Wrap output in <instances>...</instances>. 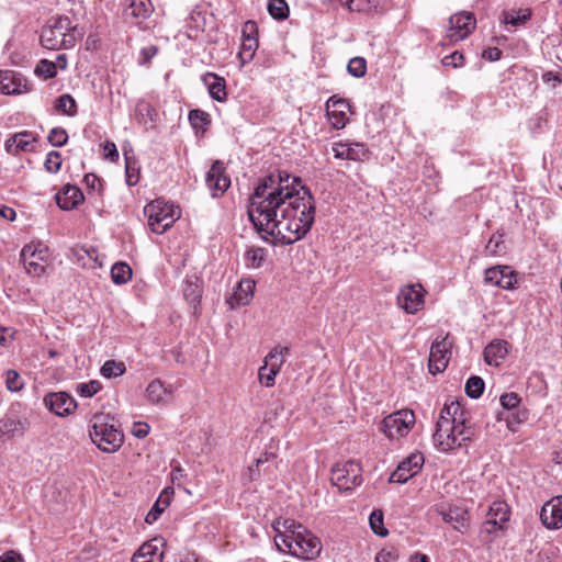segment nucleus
<instances>
[{"label":"nucleus","instance_id":"18","mask_svg":"<svg viewBox=\"0 0 562 562\" xmlns=\"http://www.w3.org/2000/svg\"><path fill=\"white\" fill-rule=\"evenodd\" d=\"M0 91L3 94H21L30 91L27 79L14 70H0Z\"/></svg>","mask_w":562,"mask_h":562},{"label":"nucleus","instance_id":"21","mask_svg":"<svg viewBox=\"0 0 562 562\" xmlns=\"http://www.w3.org/2000/svg\"><path fill=\"white\" fill-rule=\"evenodd\" d=\"M540 519L549 529L562 527V496H555L542 506Z\"/></svg>","mask_w":562,"mask_h":562},{"label":"nucleus","instance_id":"30","mask_svg":"<svg viewBox=\"0 0 562 562\" xmlns=\"http://www.w3.org/2000/svg\"><path fill=\"white\" fill-rule=\"evenodd\" d=\"M508 353V342L496 339L491 341L484 349V360L490 366H498Z\"/></svg>","mask_w":562,"mask_h":562},{"label":"nucleus","instance_id":"24","mask_svg":"<svg viewBox=\"0 0 562 562\" xmlns=\"http://www.w3.org/2000/svg\"><path fill=\"white\" fill-rule=\"evenodd\" d=\"M255 281L245 279L238 282L232 295L226 299V303L232 310L248 305L254 296Z\"/></svg>","mask_w":562,"mask_h":562},{"label":"nucleus","instance_id":"11","mask_svg":"<svg viewBox=\"0 0 562 562\" xmlns=\"http://www.w3.org/2000/svg\"><path fill=\"white\" fill-rule=\"evenodd\" d=\"M476 21L472 13L460 12L450 16L447 38L457 43L467 38L475 29Z\"/></svg>","mask_w":562,"mask_h":562},{"label":"nucleus","instance_id":"43","mask_svg":"<svg viewBox=\"0 0 562 562\" xmlns=\"http://www.w3.org/2000/svg\"><path fill=\"white\" fill-rule=\"evenodd\" d=\"M369 524H370V527L372 529V531L380 536V537H385L387 536L389 531L387 529L383 526V513L382 510H373L369 517Z\"/></svg>","mask_w":562,"mask_h":562},{"label":"nucleus","instance_id":"12","mask_svg":"<svg viewBox=\"0 0 562 562\" xmlns=\"http://www.w3.org/2000/svg\"><path fill=\"white\" fill-rule=\"evenodd\" d=\"M451 347L452 342L448 335L441 339L437 338L432 342L428 360V368L431 374L440 373L447 368L451 358Z\"/></svg>","mask_w":562,"mask_h":562},{"label":"nucleus","instance_id":"2","mask_svg":"<svg viewBox=\"0 0 562 562\" xmlns=\"http://www.w3.org/2000/svg\"><path fill=\"white\" fill-rule=\"evenodd\" d=\"M91 441L103 452L114 453L124 442V435L116 419L109 413H95L89 425Z\"/></svg>","mask_w":562,"mask_h":562},{"label":"nucleus","instance_id":"37","mask_svg":"<svg viewBox=\"0 0 562 562\" xmlns=\"http://www.w3.org/2000/svg\"><path fill=\"white\" fill-rule=\"evenodd\" d=\"M55 108L58 112L68 116H74L77 113L76 100L70 94H63L56 99Z\"/></svg>","mask_w":562,"mask_h":562},{"label":"nucleus","instance_id":"54","mask_svg":"<svg viewBox=\"0 0 562 562\" xmlns=\"http://www.w3.org/2000/svg\"><path fill=\"white\" fill-rule=\"evenodd\" d=\"M5 384L10 391L14 392V391L21 390L22 382H21L19 373L14 370H9L7 372Z\"/></svg>","mask_w":562,"mask_h":562},{"label":"nucleus","instance_id":"5","mask_svg":"<svg viewBox=\"0 0 562 562\" xmlns=\"http://www.w3.org/2000/svg\"><path fill=\"white\" fill-rule=\"evenodd\" d=\"M144 214L150 231L162 234L180 217V210L171 203L157 199L145 205Z\"/></svg>","mask_w":562,"mask_h":562},{"label":"nucleus","instance_id":"26","mask_svg":"<svg viewBox=\"0 0 562 562\" xmlns=\"http://www.w3.org/2000/svg\"><path fill=\"white\" fill-rule=\"evenodd\" d=\"M438 514L445 522L450 524L453 529L460 532H464L469 528V514L461 507H450L448 510H441Z\"/></svg>","mask_w":562,"mask_h":562},{"label":"nucleus","instance_id":"53","mask_svg":"<svg viewBox=\"0 0 562 562\" xmlns=\"http://www.w3.org/2000/svg\"><path fill=\"white\" fill-rule=\"evenodd\" d=\"M502 406L507 409L516 408L520 403V397L516 393H506L503 394L499 398Z\"/></svg>","mask_w":562,"mask_h":562},{"label":"nucleus","instance_id":"61","mask_svg":"<svg viewBox=\"0 0 562 562\" xmlns=\"http://www.w3.org/2000/svg\"><path fill=\"white\" fill-rule=\"evenodd\" d=\"M104 153L105 157L109 158L111 161H115L119 159V151L116 149V146L112 142H106L104 144Z\"/></svg>","mask_w":562,"mask_h":562},{"label":"nucleus","instance_id":"6","mask_svg":"<svg viewBox=\"0 0 562 562\" xmlns=\"http://www.w3.org/2000/svg\"><path fill=\"white\" fill-rule=\"evenodd\" d=\"M20 260L30 276L41 277L49 262V249L42 241H32L22 248Z\"/></svg>","mask_w":562,"mask_h":562},{"label":"nucleus","instance_id":"14","mask_svg":"<svg viewBox=\"0 0 562 562\" xmlns=\"http://www.w3.org/2000/svg\"><path fill=\"white\" fill-rule=\"evenodd\" d=\"M44 404L49 412L60 417L71 415L77 408L76 400L64 391L46 394Z\"/></svg>","mask_w":562,"mask_h":562},{"label":"nucleus","instance_id":"47","mask_svg":"<svg viewBox=\"0 0 562 562\" xmlns=\"http://www.w3.org/2000/svg\"><path fill=\"white\" fill-rule=\"evenodd\" d=\"M34 71L44 79H50L57 75L56 65H54V61L47 59L40 60Z\"/></svg>","mask_w":562,"mask_h":562},{"label":"nucleus","instance_id":"25","mask_svg":"<svg viewBox=\"0 0 562 562\" xmlns=\"http://www.w3.org/2000/svg\"><path fill=\"white\" fill-rule=\"evenodd\" d=\"M159 544L162 546V539L155 538L140 546L133 555V562H162L164 552L159 551Z\"/></svg>","mask_w":562,"mask_h":562},{"label":"nucleus","instance_id":"38","mask_svg":"<svg viewBox=\"0 0 562 562\" xmlns=\"http://www.w3.org/2000/svg\"><path fill=\"white\" fill-rule=\"evenodd\" d=\"M183 295L184 299L188 301L189 304L195 305L200 302L201 295H202V289L198 282V279L193 280H187L184 288H183Z\"/></svg>","mask_w":562,"mask_h":562},{"label":"nucleus","instance_id":"33","mask_svg":"<svg viewBox=\"0 0 562 562\" xmlns=\"http://www.w3.org/2000/svg\"><path fill=\"white\" fill-rule=\"evenodd\" d=\"M167 395V389L159 379L153 380L146 387V397L154 404L161 403Z\"/></svg>","mask_w":562,"mask_h":562},{"label":"nucleus","instance_id":"9","mask_svg":"<svg viewBox=\"0 0 562 562\" xmlns=\"http://www.w3.org/2000/svg\"><path fill=\"white\" fill-rule=\"evenodd\" d=\"M331 483L339 490L350 491L362 483L361 465L350 460L345 463H337L331 469Z\"/></svg>","mask_w":562,"mask_h":562},{"label":"nucleus","instance_id":"45","mask_svg":"<svg viewBox=\"0 0 562 562\" xmlns=\"http://www.w3.org/2000/svg\"><path fill=\"white\" fill-rule=\"evenodd\" d=\"M189 121L193 128L203 130L210 124V115L202 110H191L189 112Z\"/></svg>","mask_w":562,"mask_h":562},{"label":"nucleus","instance_id":"41","mask_svg":"<svg viewBox=\"0 0 562 562\" xmlns=\"http://www.w3.org/2000/svg\"><path fill=\"white\" fill-rule=\"evenodd\" d=\"M464 391L467 395L471 398L480 397L484 391L483 379L477 375L471 376L465 383Z\"/></svg>","mask_w":562,"mask_h":562},{"label":"nucleus","instance_id":"46","mask_svg":"<svg viewBox=\"0 0 562 562\" xmlns=\"http://www.w3.org/2000/svg\"><path fill=\"white\" fill-rule=\"evenodd\" d=\"M348 72L356 77L361 78L367 72V61L362 57H353L349 60L347 65Z\"/></svg>","mask_w":562,"mask_h":562},{"label":"nucleus","instance_id":"52","mask_svg":"<svg viewBox=\"0 0 562 562\" xmlns=\"http://www.w3.org/2000/svg\"><path fill=\"white\" fill-rule=\"evenodd\" d=\"M125 172H126V183L130 187L137 184V182L139 180L138 169L135 167V162H132L128 158H126Z\"/></svg>","mask_w":562,"mask_h":562},{"label":"nucleus","instance_id":"39","mask_svg":"<svg viewBox=\"0 0 562 562\" xmlns=\"http://www.w3.org/2000/svg\"><path fill=\"white\" fill-rule=\"evenodd\" d=\"M290 353V348L286 346H277L270 350L266 356L263 363L277 364L280 363V368L283 366L286 356Z\"/></svg>","mask_w":562,"mask_h":562},{"label":"nucleus","instance_id":"55","mask_svg":"<svg viewBox=\"0 0 562 562\" xmlns=\"http://www.w3.org/2000/svg\"><path fill=\"white\" fill-rule=\"evenodd\" d=\"M443 66H450L453 68H458L463 66L464 57L460 52H453L452 54L445 56L441 60Z\"/></svg>","mask_w":562,"mask_h":562},{"label":"nucleus","instance_id":"3","mask_svg":"<svg viewBox=\"0 0 562 562\" xmlns=\"http://www.w3.org/2000/svg\"><path fill=\"white\" fill-rule=\"evenodd\" d=\"M81 34L68 16L52 18L43 27L41 44L47 49L72 48Z\"/></svg>","mask_w":562,"mask_h":562},{"label":"nucleus","instance_id":"23","mask_svg":"<svg viewBox=\"0 0 562 562\" xmlns=\"http://www.w3.org/2000/svg\"><path fill=\"white\" fill-rule=\"evenodd\" d=\"M485 282L492 285L510 290L517 282L514 271L507 266H497L485 271Z\"/></svg>","mask_w":562,"mask_h":562},{"label":"nucleus","instance_id":"63","mask_svg":"<svg viewBox=\"0 0 562 562\" xmlns=\"http://www.w3.org/2000/svg\"><path fill=\"white\" fill-rule=\"evenodd\" d=\"M0 562H22V557L20 553L9 550L0 555Z\"/></svg>","mask_w":562,"mask_h":562},{"label":"nucleus","instance_id":"32","mask_svg":"<svg viewBox=\"0 0 562 562\" xmlns=\"http://www.w3.org/2000/svg\"><path fill=\"white\" fill-rule=\"evenodd\" d=\"M280 372V363L267 364L263 363L258 370L259 382L266 387H271L276 383V376Z\"/></svg>","mask_w":562,"mask_h":562},{"label":"nucleus","instance_id":"62","mask_svg":"<svg viewBox=\"0 0 562 562\" xmlns=\"http://www.w3.org/2000/svg\"><path fill=\"white\" fill-rule=\"evenodd\" d=\"M158 52L157 46L149 45L140 49V56L143 57V63H148L154 56H156Z\"/></svg>","mask_w":562,"mask_h":562},{"label":"nucleus","instance_id":"36","mask_svg":"<svg viewBox=\"0 0 562 562\" xmlns=\"http://www.w3.org/2000/svg\"><path fill=\"white\" fill-rule=\"evenodd\" d=\"M25 430L24 424L21 420L11 418L0 420V434L7 437L21 435Z\"/></svg>","mask_w":562,"mask_h":562},{"label":"nucleus","instance_id":"10","mask_svg":"<svg viewBox=\"0 0 562 562\" xmlns=\"http://www.w3.org/2000/svg\"><path fill=\"white\" fill-rule=\"evenodd\" d=\"M426 291L420 283L403 285L397 294V304L407 314H415L425 304Z\"/></svg>","mask_w":562,"mask_h":562},{"label":"nucleus","instance_id":"31","mask_svg":"<svg viewBox=\"0 0 562 562\" xmlns=\"http://www.w3.org/2000/svg\"><path fill=\"white\" fill-rule=\"evenodd\" d=\"M153 12L150 0H131L127 9L125 10L126 16H132L137 21L147 19Z\"/></svg>","mask_w":562,"mask_h":562},{"label":"nucleus","instance_id":"16","mask_svg":"<svg viewBox=\"0 0 562 562\" xmlns=\"http://www.w3.org/2000/svg\"><path fill=\"white\" fill-rule=\"evenodd\" d=\"M424 464V456L420 452H413L401 461L390 476L392 483H406L415 476Z\"/></svg>","mask_w":562,"mask_h":562},{"label":"nucleus","instance_id":"58","mask_svg":"<svg viewBox=\"0 0 562 562\" xmlns=\"http://www.w3.org/2000/svg\"><path fill=\"white\" fill-rule=\"evenodd\" d=\"M165 509L166 508L161 507V505H158V503L155 502L153 508L147 513L145 521L149 525L154 524Z\"/></svg>","mask_w":562,"mask_h":562},{"label":"nucleus","instance_id":"28","mask_svg":"<svg viewBox=\"0 0 562 562\" xmlns=\"http://www.w3.org/2000/svg\"><path fill=\"white\" fill-rule=\"evenodd\" d=\"M437 422H448L449 424L468 423L467 414L461 404L456 400H448L440 411Z\"/></svg>","mask_w":562,"mask_h":562},{"label":"nucleus","instance_id":"20","mask_svg":"<svg viewBox=\"0 0 562 562\" xmlns=\"http://www.w3.org/2000/svg\"><path fill=\"white\" fill-rule=\"evenodd\" d=\"M272 528L277 532L274 543L280 551L285 547V544L292 543L291 541L294 539V532L301 531L300 529H303L304 526L293 519L286 518L273 521Z\"/></svg>","mask_w":562,"mask_h":562},{"label":"nucleus","instance_id":"8","mask_svg":"<svg viewBox=\"0 0 562 562\" xmlns=\"http://www.w3.org/2000/svg\"><path fill=\"white\" fill-rule=\"evenodd\" d=\"M415 422L413 411L407 408L400 409L384 417L382 420V431L391 440L401 439L408 435Z\"/></svg>","mask_w":562,"mask_h":562},{"label":"nucleus","instance_id":"15","mask_svg":"<svg viewBox=\"0 0 562 562\" xmlns=\"http://www.w3.org/2000/svg\"><path fill=\"white\" fill-rule=\"evenodd\" d=\"M325 108L327 119L334 128L341 130L347 125L350 112L348 100L333 95L327 100Z\"/></svg>","mask_w":562,"mask_h":562},{"label":"nucleus","instance_id":"60","mask_svg":"<svg viewBox=\"0 0 562 562\" xmlns=\"http://www.w3.org/2000/svg\"><path fill=\"white\" fill-rule=\"evenodd\" d=\"M483 58L490 61H496L502 57V50L497 47H488L482 54Z\"/></svg>","mask_w":562,"mask_h":562},{"label":"nucleus","instance_id":"56","mask_svg":"<svg viewBox=\"0 0 562 562\" xmlns=\"http://www.w3.org/2000/svg\"><path fill=\"white\" fill-rule=\"evenodd\" d=\"M173 494V487L167 486L162 490L156 503H158V505H161V507L167 508L171 503Z\"/></svg>","mask_w":562,"mask_h":562},{"label":"nucleus","instance_id":"17","mask_svg":"<svg viewBox=\"0 0 562 562\" xmlns=\"http://www.w3.org/2000/svg\"><path fill=\"white\" fill-rule=\"evenodd\" d=\"M205 182L214 198L222 195L229 188L231 179L225 173L223 162L218 160L213 162L206 173Z\"/></svg>","mask_w":562,"mask_h":562},{"label":"nucleus","instance_id":"22","mask_svg":"<svg viewBox=\"0 0 562 562\" xmlns=\"http://www.w3.org/2000/svg\"><path fill=\"white\" fill-rule=\"evenodd\" d=\"M336 158L362 161L368 158L369 150L362 143L338 142L333 145Z\"/></svg>","mask_w":562,"mask_h":562},{"label":"nucleus","instance_id":"1","mask_svg":"<svg viewBox=\"0 0 562 562\" xmlns=\"http://www.w3.org/2000/svg\"><path fill=\"white\" fill-rule=\"evenodd\" d=\"M247 214L265 240L292 245L310 232L315 201L300 178L286 172L271 173L259 181L249 196Z\"/></svg>","mask_w":562,"mask_h":562},{"label":"nucleus","instance_id":"19","mask_svg":"<svg viewBox=\"0 0 562 562\" xmlns=\"http://www.w3.org/2000/svg\"><path fill=\"white\" fill-rule=\"evenodd\" d=\"M509 516V507L505 502H493L490 506L487 519L484 522L482 531L492 533L498 529H503V525L508 521Z\"/></svg>","mask_w":562,"mask_h":562},{"label":"nucleus","instance_id":"7","mask_svg":"<svg viewBox=\"0 0 562 562\" xmlns=\"http://www.w3.org/2000/svg\"><path fill=\"white\" fill-rule=\"evenodd\" d=\"M294 532L292 543L285 544L280 551L300 559L312 560L319 555L322 550L321 540L305 527Z\"/></svg>","mask_w":562,"mask_h":562},{"label":"nucleus","instance_id":"42","mask_svg":"<svg viewBox=\"0 0 562 562\" xmlns=\"http://www.w3.org/2000/svg\"><path fill=\"white\" fill-rule=\"evenodd\" d=\"M268 12L278 20H283L289 15V7L285 0H269Z\"/></svg>","mask_w":562,"mask_h":562},{"label":"nucleus","instance_id":"29","mask_svg":"<svg viewBox=\"0 0 562 562\" xmlns=\"http://www.w3.org/2000/svg\"><path fill=\"white\" fill-rule=\"evenodd\" d=\"M83 200V194L79 188L67 184L61 192L57 193L56 202L63 210L75 209Z\"/></svg>","mask_w":562,"mask_h":562},{"label":"nucleus","instance_id":"50","mask_svg":"<svg viewBox=\"0 0 562 562\" xmlns=\"http://www.w3.org/2000/svg\"><path fill=\"white\" fill-rule=\"evenodd\" d=\"M68 140L66 131L61 127H55L48 135V142L55 147L64 146Z\"/></svg>","mask_w":562,"mask_h":562},{"label":"nucleus","instance_id":"64","mask_svg":"<svg viewBox=\"0 0 562 562\" xmlns=\"http://www.w3.org/2000/svg\"><path fill=\"white\" fill-rule=\"evenodd\" d=\"M85 182L89 188L93 190L99 189V187L101 186L100 179L93 173L86 175Z\"/></svg>","mask_w":562,"mask_h":562},{"label":"nucleus","instance_id":"35","mask_svg":"<svg viewBox=\"0 0 562 562\" xmlns=\"http://www.w3.org/2000/svg\"><path fill=\"white\" fill-rule=\"evenodd\" d=\"M100 372L106 379L117 378L126 372V366L123 361L106 360L101 367Z\"/></svg>","mask_w":562,"mask_h":562},{"label":"nucleus","instance_id":"40","mask_svg":"<svg viewBox=\"0 0 562 562\" xmlns=\"http://www.w3.org/2000/svg\"><path fill=\"white\" fill-rule=\"evenodd\" d=\"M265 249L259 247H252L245 254V262L248 268H259L265 260Z\"/></svg>","mask_w":562,"mask_h":562},{"label":"nucleus","instance_id":"49","mask_svg":"<svg viewBox=\"0 0 562 562\" xmlns=\"http://www.w3.org/2000/svg\"><path fill=\"white\" fill-rule=\"evenodd\" d=\"M44 166L48 172L56 173L61 167L60 153L56 150L49 151L46 156Z\"/></svg>","mask_w":562,"mask_h":562},{"label":"nucleus","instance_id":"34","mask_svg":"<svg viewBox=\"0 0 562 562\" xmlns=\"http://www.w3.org/2000/svg\"><path fill=\"white\" fill-rule=\"evenodd\" d=\"M112 281L116 284H124L132 279V268L125 262H116L111 269Z\"/></svg>","mask_w":562,"mask_h":562},{"label":"nucleus","instance_id":"51","mask_svg":"<svg viewBox=\"0 0 562 562\" xmlns=\"http://www.w3.org/2000/svg\"><path fill=\"white\" fill-rule=\"evenodd\" d=\"M13 144L18 149L29 150L32 143L35 140L34 137L27 132L15 134L12 138Z\"/></svg>","mask_w":562,"mask_h":562},{"label":"nucleus","instance_id":"27","mask_svg":"<svg viewBox=\"0 0 562 562\" xmlns=\"http://www.w3.org/2000/svg\"><path fill=\"white\" fill-rule=\"evenodd\" d=\"M204 86L212 99L217 102H224L227 99L226 82L225 79L217 76L214 72H206L202 77Z\"/></svg>","mask_w":562,"mask_h":562},{"label":"nucleus","instance_id":"44","mask_svg":"<svg viewBox=\"0 0 562 562\" xmlns=\"http://www.w3.org/2000/svg\"><path fill=\"white\" fill-rule=\"evenodd\" d=\"M485 251L490 256H498L505 251L503 235L494 234L488 239Z\"/></svg>","mask_w":562,"mask_h":562},{"label":"nucleus","instance_id":"4","mask_svg":"<svg viewBox=\"0 0 562 562\" xmlns=\"http://www.w3.org/2000/svg\"><path fill=\"white\" fill-rule=\"evenodd\" d=\"M474 431L468 423L449 424L448 422H437L432 435L435 447L441 452H449L462 447L472 439Z\"/></svg>","mask_w":562,"mask_h":562},{"label":"nucleus","instance_id":"57","mask_svg":"<svg viewBox=\"0 0 562 562\" xmlns=\"http://www.w3.org/2000/svg\"><path fill=\"white\" fill-rule=\"evenodd\" d=\"M397 560V553L395 550H381L375 555V562H395Z\"/></svg>","mask_w":562,"mask_h":562},{"label":"nucleus","instance_id":"48","mask_svg":"<svg viewBox=\"0 0 562 562\" xmlns=\"http://www.w3.org/2000/svg\"><path fill=\"white\" fill-rule=\"evenodd\" d=\"M102 385L97 380H91L86 383H79L76 386V392L82 397H92L101 390Z\"/></svg>","mask_w":562,"mask_h":562},{"label":"nucleus","instance_id":"13","mask_svg":"<svg viewBox=\"0 0 562 562\" xmlns=\"http://www.w3.org/2000/svg\"><path fill=\"white\" fill-rule=\"evenodd\" d=\"M258 27L255 21L248 20L241 29V45L238 52L240 67L251 61L258 48Z\"/></svg>","mask_w":562,"mask_h":562},{"label":"nucleus","instance_id":"59","mask_svg":"<svg viewBox=\"0 0 562 562\" xmlns=\"http://www.w3.org/2000/svg\"><path fill=\"white\" fill-rule=\"evenodd\" d=\"M148 432L149 426L146 423H136L132 429V434L137 438H145Z\"/></svg>","mask_w":562,"mask_h":562}]
</instances>
